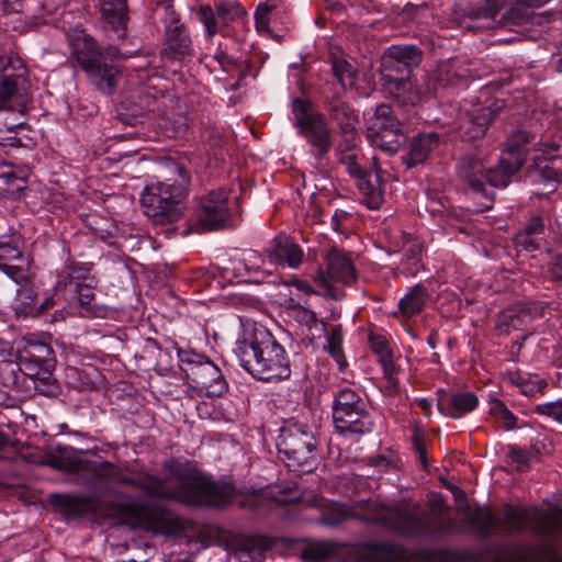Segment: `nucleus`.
<instances>
[{
    "instance_id": "c756f323",
    "label": "nucleus",
    "mask_w": 562,
    "mask_h": 562,
    "mask_svg": "<svg viewBox=\"0 0 562 562\" xmlns=\"http://www.w3.org/2000/svg\"><path fill=\"white\" fill-rule=\"evenodd\" d=\"M484 164L472 156H463L457 167L460 181L473 192L487 198L490 204L486 205V207H491L494 198L486 193V188L484 187Z\"/></svg>"
},
{
    "instance_id": "f3484780",
    "label": "nucleus",
    "mask_w": 562,
    "mask_h": 562,
    "mask_svg": "<svg viewBox=\"0 0 562 562\" xmlns=\"http://www.w3.org/2000/svg\"><path fill=\"white\" fill-rule=\"evenodd\" d=\"M184 374L188 385L200 395L221 396L228 389L220 368L209 360L189 362L184 369Z\"/></svg>"
},
{
    "instance_id": "1a4fd4ad",
    "label": "nucleus",
    "mask_w": 562,
    "mask_h": 562,
    "mask_svg": "<svg viewBox=\"0 0 562 562\" xmlns=\"http://www.w3.org/2000/svg\"><path fill=\"white\" fill-rule=\"evenodd\" d=\"M293 125L310 146V153L318 164L328 158L334 146L333 131L324 113L302 98L292 101Z\"/></svg>"
},
{
    "instance_id": "cd10ccee",
    "label": "nucleus",
    "mask_w": 562,
    "mask_h": 562,
    "mask_svg": "<svg viewBox=\"0 0 562 562\" xmlns=\"http://www.w3.org/2000/svg\"><path fill=\"white\" fill-rule=\"evenodd\" d=\"M31 173L29 165L3 164L0 168V196L20 199L27 187Z\"/></svg>"
},
{
    "instance_id": "a211bd4d",
    "label": "nucleus",
    "mask_w": 562,
    "mask_h": 562,
    "mask_svg": "<svg viewBox=\"0 0 562 562\" xmlns=\"http://www.w3.org/2000/svg\"><path fill=\"white\" fill-rule=\"evenodd\" d=\"M24 245L25 238L20 232L0 236V270L14 282L26 280L29 269L22 265Z\"/></svg>"
},
{
    "instance_id": "774afa93",
    "label": "nucleus",
    "mask_w": 562,
    "mask_h": 562,
    "mask_svg": "<svg viewBox=\"0 0 562 562\" xmlns=\"http://www.w3.org/2000/svg\"><path fill=\"white\" fill-rule=\"evenodd\" d=\"M327 350L338 362L344 359L342 350V326L340 324L330 327L329 333L326 337Z\"/></svg>"
},
{
    "instance_id": "338daca9",
    "label": "nucleus",
    "mask_w": 562,
    "mask_h": 562,
    "mask_svg": "<svg viewBox=\"0 0 562 562\" xmlns=\"http://www.w3.org/2000/svg\"><path fill=\"white\" fill-rule=\"evenodd\" d=\"M515 246L519 250L533 252L541 250L547 246L546 237L531 234L517 233L515 236Z\"/></svg>"
},
{
    "instance_id": "9b49d317",
    "label": "nucleus",
    "mask_w": 562,
    "mask_h": 562,
    "mask_svg": "<svg viewBox=\"0 0 562 562\" xmlns=\"http://www.w3.org/2000/svg\"><path fill=\"white\" fill-rule=\"evenodd\" d=\"M277 446L292 471L308 473L315 469L317 440L307 425L288 422L281 428Z\"/></svg>"
},
{
    "instance_id": "2eb2a0df",
    "label": "nucleus",
    "mask_w": 562,
    "mask_h": 562,
    "mask_svg": "<svg viewBox=\"0 0 562 562\" xmlns=\"http://www.w3.org/2000/svg\"><path fill=\"white\" fill-rule=\"evenodd\" d=\"M248 33L221 34L215 38V44H209L212 57L227 74H237L240 78L246 77L250 66V58L247 46Z\"/></svg>"
},
{
    "instance_id": "a19ab883",
    "label": "nucleus",
    "mask_w": 562,
    "mask_h": 562,
    "mask_svg": "<svg viewBox=\"0 0 562 562\" xmlns=\"http://www.w3.org/2000/svg\"><path fill=\"white\" fill-rule=\"evenodd\" d=\"M531 140V135L526 131L514 132L508 140L507 148L503 151L504 162L509 164L513 170H520L526 161L525 147Z\"/></svg>"
},
{
    "instance_id": "5fc2aeb1",
    "label": "nucleus",
    "mask_w": 562,
    "mask_h": 562,
    "mask_svg": "<svg viewBox=\"0 0 562 562\" xmlns=\"http://www.w3.org/2000/svg\"><path fill=\"white\" fill-rule=\"evenodd\" d=\"M519 170H513L509 164L504 162V157L501 156L498 165L495 168H490L484 171V186L486 182L496 188H505L510 181V177Z\"/></svg>"
},
{
    "instance_id": "052dcab7",
    "label": "nucleus",
    "mask_w": 562,
    "mask_h": 562,
    "mask_svg": "<svg viewBox=\"0 0 562 562\" xmlns=\"http://www.w3.org/2000/svg\"><path fill=\"white\" fill-rule=\"evenodd\" d=\"M389 61H390L389 53L385 52L383 55V58H382V64H381V67H382L381 77H382L383 82L396 80V79H401V78H406V77H413V71L409 68H407L406 66L397 64L396 61H394V63H389Z\"/></svg>"
},
{
    "instance_id": "8fccbe9b",
    "label": "nucleus",
    "mask_w": 562,
    "mask_h": 562,
    "mask_svg": "<svg viewBox=\"0 0 562 562\" xmlns=\"http://www.w3.org/2000/svg\"><path fill=\"white\" fill-rule=\"evenodd\" d=\"M331 71L338 80L341 88L347 91L356 87L358 79V70L347 59L342 57H331Z\"/></svg>"
},
{
    "instance_id": "bb28decb",
    "label": "nucleus",
    "mask_w": 562,
    "mask_h": 562,
    "mask_svg": "<svg viewBox=\"0 0 562 562\" xmlns=\"http://www.w3.org/2000/svg\"><path fill=\"white\" fill-rule=\"evenodd\" d=\"M215 9L222 34L249 32V15L240 2L220 0L215 2Z\"/></svg>"
},
{
    "instance_id": "4be33fe9",
    "label": "nucleus",
    "mask_w": 562,
    "mask_h": 562,
    "mask_svg": "<svg viewBox=\"0 0 562 562\" xmlns=\"http://www.w3.org/2000/svg\"><path fill=\"white\" fill-rule=\"evenodd\" d=\"M538 308L531 303H518L498 313L494 330L497 336L524 330L537 316Z\"/></svg>"
},
{
    "instance_id": "6e6d98bb",
    "label": "nucleus",
    "mask_w": 562,
    "mask_h": 562,
    "mask_svg": "<svg viewBox=\"0 0 562 562\" xmlns=\"http://www.w3.org/2000/svg\"><path fill=\"white\" fill-rule=\"evenodd\" d=\"M428 437L424 429V427L419 425H415L413 427L412 434V446L417 454L418 461L423 468V470H428L429 467V457H428Z\"/></svg>"
},
{
    "instance_id": "09e8293b",
    "label": "nucleus",
    "mask_w": 562,
    "mask_h": 562,
    "mask_svg": "<svg viewBox=\"0 0 562 562\" xmlns=\"http://www.w3.org/2000/svg\"><path fill=\"white\" fill-rule=\"evenodd\" d=\"M368 140L371 145L380 148L389 154H394L402 145L404 138L403 126L397 128L386 130L375 134H367Z\"/></svg>"
},
{
    "instance_id": "ea45409f",
    "label": "nucleus",
    "mask_w": 562,
    "mask_h": 562,
    "mask_svg": "<svg viewBox=\"0 0 562 562\" xmlns=\"http://www.w3.org/2000/svg\"><path fill=\"white\" fill-rule=\"evenodd\" d=\"M363 203L371 210H378L383 203V186L379 175L368 170L363 177L356 179Z\"/></svg>"
},
{
    "instance_id": "7ed1b4c3",
    "label": "nucleus",
    "mask_w": 562,
    "mask_h": 562,
    "mask_svg": "<svg viewBox=\"0 0 562 562\" xmlns=\"http://www.w3.org/2000/svg\"><path fill=\"white\" fill-rule=\"evenodd\" d=\"M165 477L142 472L135 476L126 475L111 461L97 462L92 482L113 481L120 485L132 486L142 491L149 498L171 501L186 506L194 502L188 493L189 487H200L193 462L184 458H170L162 464Z\"/></svg>"
},
{
    "instance_id": "69168bd1",
    "label": "nucleus",
    "mask_w": 562,
    "mask_h": 562,
    "mask_svg": "<svg viewBox=\"0 0 562 562\" xmlns=\"http://www.w3.org/2000/svg\"><path fill=\"white\" fill-rule=\"evenodd\" d=\"M368 341L371 351L378 357V361L393 355L390 341L384 334L370 330Z\"/></svg>"
},
{
    "instance_id": "f8f14e48",
    "label": "nucleus",
    "mask_w": 562,
    "mask_h": 562,
    "mask_svg": "<svg viewBox=\"0 0 562 562\" xmlns=\"http://www.w3.org/2000/svg\"><path fill=\"white\" fill-rule=\"evenodd\" d=\"M231 190L224 187L210 190L196 196L194 211L196 231L212 232L226 227L235 212L236 201Z\"/></svg>"
},
{
    "instance_id": "603ef678",
    "label": "nucleus",
    "mask_w": 562,
    "mask_h": 562,
    "mask_svg": "<svg viewBox=\"0 0 562 562\" xmlns=\"http://www.w3.org/2000/svg\"><path fill=\"white\" fill-rule=\"evenodd\" d=\"M488 414L498 427L506 431L513 430L516 427L517 416L498 398L491 400Z\"/></svg>"
},
{
    "instance_id": "3c124183",
    "label": "nucleus",
    "mask_w": 562,
    "mask_h": 562,
    "mask_svg": "<svg viewBox=\"0 0 562 562\" xmlns=\"http://www.w3.org/2000/svg\"><path fill=\"white\" fill-rule=\"evenodd\" d=\"M195 15L204 26L206 42L209 44H215L216 35L222 34L215 7L212 8L210 4H201L195 10Z\"/></svg>"
},
{
    "instance_id": "473e14b6",
    "label": "nucleus",
    "mask_w": 562,
    "mask_h": 562,
    "mask_svg": "<svg viewBox=\"0 0 562 562\" xmlns=\"http://www.w3.org/2000/svg\"><path fill=\"white\" fill-rule=\"evenodd\" d=\"M402 240L403 259L401 261L402 272L407 277L416 276L423 268V241L408 233L402 232L400 236Z\"/></svg>"
},
{
    "instance_id": "c85d7f7f",
    "label": "nucleus",
    "mask_w": 562,
    "mask_h": 562,
    "mask_svg": "<svg viewBox=\"0 0 562 562\" xmlns=\"http://www.w3.org/2000/svg\"><path fill=\"white\" fill-rule=\"evenodd\" d=\"M443 142L445 137L438 133H418L409 140L408 150L402 156L403 164L407 169L424 164L430 153Z\"/></svg>"
},
{
    "instance_id": "9d476101",
    "label": "nucleus",
    "mask_w": 562,
    "mask_h": 562,
    "mask_svg": "<svg viewBox=\"0 0 562 562\" xmlns=\"http://www.w3.org/2000/svg\"><path fill=\"white\" fill-rule=\"evenodd\" d=\"M181 181L176 183L157 182L145 188L140 196V205L147 216L159 223H172L179 220L180 202L187 195L190 175L183 166H179Z\"/></svg>"
},
{
    "instance_id": "72a5a7b5",
    "label": "nucleus",
    "mask_w": 562,
    "mask_h": 562,
    "mask_svg": "<svg viewBox=\"0 0 562 562\" xmlns=\"http://www.w3.org/2000/svg\"><path fill=\"white\" fill-rule=\"evenodd\" d=\"M227 548L235 554L248 555L252 559L262 557L271 548V541L265 536L233 535L226 539Z\"/></svg>"
},
{
    "instance_id": "f03ea898",
    "label": "nucleus",
    "mask_w": 562,
    "mask_h": 562,
    "mask_svg": "<svg viewBox=\"0 0 562 562\" xmlns=\"http://www.w3.org/2000/svg\"><path fill=\"white\" fill-rule=\"evenodd\" d=\"M50 503L60 507L67 516L87 517L92 520L115 519L132 530L154 536H173L186 530L181 516L168 506L147 502L102 501L92 496L52 495Z\"/></svg>"
},
{
    "instance_id": "e2e57ef3",
    "label": "nucleus",
    "mask_w": 562,
    "mask_h": 562,
    "mask_svg": "<svg viewBox=\"0 0 562 562\" xmlns=\"http://www.w3.org/2000/svg\"><path fill=\"white\" fill-rule=\"evenodd\" d=\"M33 381H34V387L36 391H38L41 394L53 396L56 395L58 392V384L56 379L54 378L53 373L43 370L37 371L36 373L32 374Z\"/></svg>"
},
{
    "instance_id": "f257e3e1",
    "label": "nucleus",
    "mask_w": 562,
    "mask_h": 562,
    "mask_svg": "<svg viewBox=\"0 0 562 562\" xmlns=\"http://www.w3.org/2000/svg\"><path fill=\"white\" fill-rule=\"evenodd\" d=\"M469 509L467 518L458 520L449 515L445 503H435L430 510H422L418 505L413 508L402 505L386 506L376 499L360 502L353 507L333 503L323 513V520L328 525H339L347 519H359L380 525L404 537L435 538L443 535H461L465 527L481 537L475 528L468 522L470 514L479 508Z\"/></svg>"
},
{
    "instance_id": "423d86ee",
    "label": "nucleus",
    "mask_w": 562,
    "mask_h": 562,
    "mask_svg": "<svg viewBox=\"0 0 562 562\" xmlns=\"http://www.w3.org/2000/svg\"><path fill=\"white\" fill-rule=\"evenodd\" d=\"M504 517L496 515L492 507L474 509L468 519L481 538L503 535V526L507 535L521 533L532 526L538 536H551L562 540V508L544 514L538 508L503 505Z\"/></svg>"
},
{
    "instance_id": "680f3d73",
    "label": "nucleus",
    "mask_w": 562,
    "mask_h": 562,
    "mask_svg": "<svg viewBox=\"0 0 562 562\" xmlns=\"http://www.w3.org/2000/svg\"><path fill=\"white\" fill-rule=\"evenodd\" d=\"M68 300L67 292L65 288L59 286L57 282L53 289L50 295L46 296L41 303L37 304L38 316L47 313L48 311L55 307H65L64 302Z\"/></svg>"
},
{
    "instance_id": "f704fd0d",
    "label": "nucleus",
    "mask_w": 562,
    "mask_h": 562,
    "mask_svg": "<svg viewBox=\"0 0 562 562\" xmlns=\"http://www.w3.org/2000/svg\"><path fill=\"white\" fill-rule=\"evenodd\" d=\"M386 92L402 105H416L422 101L423 92L413 77L383 82Z\"/></svg>"
},
{
    "instance_id": "c9c22d12",
    "label": "nucleus",
    "mask_w": 562,
    "mask_h": 562,
    "mask_svg": "<svg viewBox=\"0 0 562 562\" xmlns=\"http://www.w3.org/2000/svg\"><path fill=\"white\" fill-rule=\"evenodd\" d=\"M357 139L358 138L340 139L335 148L338 161L353 179L363 177L369 170L360 164L362 156L359 153Z\"/></svg>"
},
{
    "instance_id": "4468645a",
    "label": "nucleus",
    "mask_w": 562,
    "mask_h": 562,
    "mask_svg": "<svg viewBox=\"0 0 562 562\" xmlns=\"http://www.w3.org/2000/svg\"><path fill=\"white\" fill-rule=\"evenodd\" d=\"M441 551L418 549L408 552L404 547L389 542H369L356 548L351 554L352 562H438Z\"/></svg>"
},
{
    "instance_id": "412c9836",
    "label": "nucleus",
    "mask_w": 562,
    "mask_h": 562,
    "mask_svg": "<svg viewBox=\"0 0 562 562\" xmlns=\"http://www.w3.org/2000/svg\"><path fill=\"white\" fill-rule=\"evenodd\" d=\"M498 102L493 106L474 109L471 112L461 114L458 121V134L462 140L472 142L483 137L488 125L495 120L503 105Z\"/></svg>"
},
{
    "instance_id": "864d4df0",
    "label": "nucleus",
    "mask_w": 562,
    "mask_h": 562,
    "mask_svg": "<svg viewBox=\"0 0 562 562\" xmlns=\"http://www.w3.org/2000/svg\"><path fill=\"white\" fill-rule=\"evenodd\" d=\"M160 127L164 134L169 138L183 137L189 130V120L184 112L172 113L160 120Z\"/></svg>"
},
{
    "instance_id": "ddd939ff",
    "label": "nucleus",
    "mask_w": 562,
    "mask_h": 562,
    "mask_svg": "<svg viewBox=\"0 0 562 562\" xmlns=\"http://www.w3.org/2000/svg\"><path fill=\"white\" fill-rule=\"evenodd\" d=\"M326 274L318 270L314 281L323 290V294L335 301L345 297L344 290L336 288L330 281L340 282L346 286L355 284L358 280V273L352 260L342 250L333 247L325 257Z\"/></svg>"
},
{
    "instance_id": "aec40b11",
    "label": "nucleus",
    "mask_w": 562,
    "mask_h": 562,
    "mask_svg": "<svg viewBox=\"0 0 562 562\" xmlns=\"http://www.w3.org/2000/svg\"><path fill=\"white\" fill-rule=\"evenodd\" d=\"M474 77L470 63L461 58H450L438 64L428 78V88L435 92L439 88L457 87Z\"/></svg>"
},
{
    "instance_id": "6ab92c4d",
    "label": "nucleus",
    "mask_w": 562,
    "mask_h": 562,
    "mask_svg": "<svg viewBox=\"0 0 562 562\" xmlns=\"http://www.w3.org/2000/svg\"><path fill=\"white\" fill-rule=\"evenodd\" d=\"M97 462L80 457L75 448L68 446H57L47 458L50 468L78 475L87 482H92Z\"/></svg>"
},
{
    "instance_id": "20e7f679",
    "label": "nucleus",
    "mask_w": 562,
    "mask_h": 562,
    "mask_svg": "<svg viewBox=\"0 0 562 562\" xmlns=\"http://www.w3.org/2000/svg\"><path fill=\"white\" fill-rule=\"evenodd\" d=\"M241 333L234 349L241 367L262 381H280L291 375L284 348L261 325L239 316Z\"/></svg>"
},
{
    "instance_id": "79ce46f5",
    "label": "nucleus",
    "mask_w": 562,
    "mask_h": 562,
    "mask_svg": "<svg viewBox=\"0 0 562 562\" xmlns=\"http://www.w3.org/2000/svg\"><path fill=\"white\" fill-rule=\"evenodd\" d=\"M20 359L43 369L53 360V349L47 342L27 338L20 350Z\"/></svg>"
},
{
    "instance_id": "393cba45",
    "label": "nucleus",
    "mask_w": 562,
    "mask_h": 562,
    "mask_svg": "<svg viewBox=\"0 0 562 562\" xmlns=\"http://www.w3.org/2000/svg\"><path fill=\"white\" fill-rule=\"evenodd\" d=\"M324 106L330 120L337 124L341 139L358 138V113L348 102L336 94L326 99Z\"/></svg>"
},
{
    "instance_id": "58836bf2",
    "label": "nucleus",
    "mask_w": 562,
    "mask_h": 562,
    "mask_svg": "<svg viewBox=\"0 0 562 562\" xmlns=\"http://www.w3.org/2000/svg\"><path fill=\"white\" fill-rule=\"evenodd\" d=\"M24 81V72L3 75L0 82V110H15L24 104L20 86Z\"/></svg>"
},
{
    "instance_id": "a18cd8bd",
    "label": "nucleus",
    "mask_w": 562,
    "mask_h": 562,
    "mask_svg": "<svg viewBox=\"0 0 562 562\" xmlns=\"http://www.w3.org/2000/svg\"><path fill=\"white\" fill-rule=\"evenodd\" d=\"M91 267L88 263L77 262L75 260H68L65 268L58 273L59 286L65 288L68 292L74 289L75 285H81L88 283L90 279Z\"/></svg>"
},
{
    "instance_id": "37998d69",
    "label": "nucleus",
    "mask_w": 562,
    "mask_h": 562,
    "mask_svg": "<svg viewBox=\"0 0 562 562\" xmlns=\"http://www.w3.org/2000/svg\"><path fill=\"white\" fill-rule=\"evenodd\" d=\"M20 285L15 297V312L24 317H37V291L30 278V271L27 270L26 280L22 282H15Z\"/></svg>"
},
{
    "instance_id": "b1692460",
    "label": "nucleus",
    "mask_w": 562,
    "mask_h": 562,
    "mask_svg": "<svg viewBox=\"0 0 562 562\" xmlns=\"http://www.w3.org/2000/svg\"><path fill=\"white\" fill-rule=\"evenodd\" d=\"M270 265L296 269L303 262L304 251L286 235H277L265 249Z\"/></svg>"
},
{
    "instance_id": "49530a36",
    "label": "nucleus",
    "mask_w": 562,
    "mask_h": 562,
    "mask_svg": "<svg viewBox=\"0 0 562 562\" xmlns=\"http://www.w3.org/2000/svg\"><path fill=\"white\" fill-rule=\"evenodd\" d=\"M386 52L389 53V63L396 61L412 71L420 65L424 55L423 50L415 45H392Z\"/></svg>"
},
{
    "instance_id": "2f4dec72",
    "label": "nucleus",
    "mask_w": 562,
    "mask_h": 562,
    "mask_svg": "<svg viewBox=\"0 0 562 562\" xmlns=\"http://www.w3.org/2000/svg\"><path fill=\"white\" fill-rule=\"evenodd\" d=\"M479 405L477 396L470 391L457 392L438 401L439 412L448 417L458 419L474 411Z\"/></svg>"
},
{
    "instance_id": "5701e85b",
    "label": "nucleus",
    "mask_w": 562,
    "mask_h": 562,
    "mask_svg": "<svg viewBox=\"0 0 562 562\" xmlns=\"http://www.w3.org/2000/svg\"><path fill=\"white\" fill-rule=\"evenodd\" d=\"M491 562H562V552L553 543L522 544Z\"/></svg>"
},
{
    "instance_id": "dca6fc26",
    "label": "nucleus",
    "mask_w": 562,
    "mask_h": 562,
    "mask_svg": "<svg viewBox=\"0 0 562 562\" xmlns=\"http://www.w3.org/2000/svg\"><path fill=\"white\" fill-rule=\"evenodd\" d=\"M194 54L193 41L180 15L172 9L166 8L165 33L160 57L167 61L183 63Z\"/></svg>"
},
{
    "instance_id": "7c9ffc66",
    "label": "nucleus",
    "mask_w": 562,
    "mask_h": 562,
    "mask_svg": "<svg viewBox=\"0 0 562 562\" xmlns=\"http://www.w3.org/2000/svg\"><path fill=\"white\" fill-rule=\"evenodd\" d=\"M333 423L336 431L345 437L363 436L371 432L374 427L369 406L362 407L359 412H351L333 418Z\"/></svg>"
},
{
    "instance_id": "13d9d810",
    "label": "nucleus",
    "mask_w": 562,
    "mask_h": 562,
    "mask_svg": "<svg viewBox=\"0 0 562 562\" xmlns=\"http://www.w3.org/2000/svg\"><path fill=\"white\" fill-rule=\"evenodd\" d=\"M280 0H267L259 3L255 12V26L259 34L270 32V15L279 7Z\"/></svg>"
},
{
    "instance_id": "a878e982",
    "label": "nucleus",
    "mask_w": 562,
    "mask_h": 562,
    "mask_svg": "<svg viewBox=\"0 0 562 562\" xmlns=\"http://www.w3.org/2000/svg\"><path fill=\"white\" fill-rule=\"evenodd\" d=\"M99 5L103 29L113 32L117 40H125L130 21L127 0H100Z\"/></svg>"
},
{
    "instance_id": "4c0bfd02",
    "label": "nucleus",
    "mask_w": 562,
    "mask_h": 562,
    "mask_svg": "<svg viewBox=\"0 0 562 562\" xmlns=\"http://www.w3.org/2000/svg\"><path fill=\"white\" fill-rule=\"evenodd\" d=\"M68 299H76L80 306V314L85 317H103L105 308L95 301L94 288L90 282L75 285L67 292Z\"/></svg>"
},
{
    "instance_id": "e433bc0d",
    "label": "nucleus",
    "mask_w": 562,
    "mask_h": 562,
    "mask_svg": "<svg viewBox=\"0 0 562 562\" xmlns=\"http://www.w3.org/2000/svg\"><path fill=\"white\" fill-rule=\"evenodd\" d=\"M429 297V291L424 284H415L409 289L404 297L400 300L398 312L395 313V315H398L403 319H408L415 315L420 314L424 311Z\"/></svg>"
},
{
    "instance_id": "de8ad7c7",
    "label": "nucleus",
    "mask_w": 562,
    "mask_h": 562,
    "mask_svg": "<svg viewBox=\"0 0 562 562\" xmlns=\"http://www.w3.org/2000/svg\"><path fill=\"white\" fill-rule=\"evenodd\" d=\"M403 126L401 121L394 114L393 109L387 104H379L375 108L373 116L369 121L367 134H375L382 131L397 128Z\"/></svg>"
},
{
    "instance_id": "6e6552de",
    "label": "nucleus",
    "mask_w": 562,
    "mask_h": 562,
    "mask_svg": "<svg viewBox=\"0 0 562 562\" xmlns=\"http://www.w3.org/2000/svg\"><path fill=\"white\" fill-rule=\"evenodd\" d=\"M71 47V56L90 82L99 91L112 94L121 80V71L116 65L108 61L105 49L85 31H79L72 36Z\"/></svg>"
},
{
    "instance_id": "39448f33",
    "label": "nucleus",
    "mask_w": 562,
    "mask_h": 562,
    "mask_svg": "<svg viewBox=\"0 0 562 562\" xmlns=\"http://www.w3.org/2000/svg\"><path fill=\"white\" fill-rule=\"evenodd\" d=\"M193 470L196 472L195 476L200 487L188 488V493L195 498L194 502L186 503L188 507L224 509L236 504L240 508L256 509L268 501L281 506L300 501V495H293L291 487L278 491L270 488L240 490L232 482L213 480L194 463Z\"/></svg>"
},
{
    "instance_id": "4d7b16f0",
    "label": "nucleus",
    "mask_w": 562,
    "mask_h": 562,
    "mask_svg": "<svg viewBox=\"0 0 562 562\" xmlns=\"http://www.w3.org/2000/svg\"><path fill=\"white\" fill-rule=\"evenodd\" d=\"M335 552L331 543L325 541H318L305 547L301 557L305 561L319 562L329 559Z\"/></svg>"
},
{
    "instance_id": "c03bdc74",
    "label": "nucleus",
    "mask_w": 562,
    "mask_h": 562,
    "mask_svg": "<svg viewBox=\"0 0 562 562\" xmlns=\"http://www.w3.org/2000/svg\"><path fill=\"white\" fill-rule=\"evenodd\" d=\"M368 402L361 394L348 386L338 389L334 394L333 418L351 412H359L362 407H367Z\"/></svg>"
},
{
    "instance_id": "0e129e2a",
    "label": "nucleus",
    "mask_w": 562,
    "mask_h": 562,
    "mask_svg": "<svg viewBox=\"0 0 562 562\" xmlns=\"http://www.w3.org/2000/svg\"><path fill=\"white\" fill-rule=\"evenodd\" d=\"M513 382L519 387L520 392L526 396H535L543 394L548 383L543 379H532L531 376L517 375Z\"/></svg>"
},
{
    "instance_id": "bf43d9fd",
    "label": "nucleus",
    "mask_w": 562,
    "mask_h": 562,
    "mask_svg": "<svg viewBox=\"0 0 562 562\" xmlns=\"http://www.w3.org/2000/svg\"><path fill=\"white\" fill-rule=\"evenodd\" d=\"M21 367L16 361L0 359V386L13 389L18 386Z\"/></svg>"
},
{
    "instance_id": "0eeeda50",
    "label": "nucleus",
    "mask_w": 562,
    "mask_h": 562,
    "mask_svg": "<svg viewBox=\"0 0 562 562\" xmlns=\"http://www.w3.org/2000/svg\"><path fill=\"white\" fill-rule=\"evenodd\" d=\"M550 0H479L467 13L471 21H481L468 29H512L528 24L533 18V10Z\"/></svg>"
}]
</instances>
